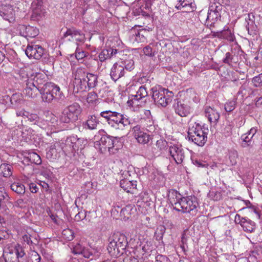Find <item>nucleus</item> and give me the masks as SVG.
Instances as JSON below:
<instances>
[{
	"label": "nucleus",
	"mask_w": 262,
	"mask_h": 262,
	"mask_svg": "<svg viewBox=\"0 0 262 262\" xmlns=\"http://www.w3.org/2000/svg\"><path fill=\"white\" fill-rule=\"evenodd\" d=\"M100 116L104 118L108 125L115 129L124 130L132 123L130 118L120 113L106 110L101 112Z\"/></svg>",
	"instance_id": "f257e3e1"
},
{
	"label": "nucleus",
	"mask_w": 262,
	"mask_h": 262,
	"mask_svg": "<svg viewBox=\"0 0 262 262\" xmlns=\"http://www.w3.org/2000/svg\"><path fill=\"white\" fill-rule=\"evenodd\" d=\"M126 245L127 240L124 235L115 234L109 238L107 250L112 256L118 257L123 253Z\"/></svg>",
	"instance_id": "f03ea898"
},
{
	"label": "nucleus",
	"mask_w": 262,
	"mask_h": 262,
	"mask_svg": "<svg viewBox=\"0 0 262 262\" xmlns=\"http://www.w3.org/2000/svg\"><path fill=\"white\" fill-rule=\"evenodd\" d=\"M39 93L42 101L46 103H51L55 98V96L60 100L64 97L60 88L52 82H47L43 84L39 89Z\"/></svg>",
	"instance_id": "7ed1b4c3"
},
{
	"label": "nucleus",
	"mask_w": 262,
	"mask_h": 262,
	"mask_svg": "<svg viewBox=\"0 0 262 262\" xmlns=\"http://www.w3.org/2000/svg\"><path fill=\"white\" fill-rule=\"evenodd\" d=\"M152 98L155 102L162 106H166L170 103L173 98L172 92L160 85H156L151 89Z\"/></svg>",
	"instance_id": "20e7f679"
},
{
	"label": "nucleus",
	"mask_w": 262,
	"mask_h": 262,
	"mask_svg": "<svg viewBox=\"0 0 262 262\" xmlns=\"http://www.w3.org/2000/svg\"><path fill=\"white\" fill-rule=\"evenodd\" d=\"M187 134L188 140L199 146H203L207 141V135L199 123L195 122L191 124Z\"/></svg>",
	"instance_id": "39448f33"
},
{
	"label": "nucleus",
	"mask_w": 262,
	"mask_h": 262,
	"mask_svg": "<svg viewBox=\"0 0 262 262\" xmlns=\"http://www.w3.org/2000/svg\"><path fill=\"white\" fill-rule=\"evenodd\" d=\"M81 113L80 105L73 103L64 108L60 116V122L63 123H73L78 120Z\"/></svg>",
	"instance_id": "423d86ee"
},
{
	"label": "nucleus",
	"mask_w": 262,
	"mask_h": 262,
	"mask_svg": "<svg viewBox=\"0 0 262 262\" xmlns=\"http://www.w3.org/2000/svg\"><path fill=\"white\" fill-rule=\"evenodd\" d=\"M198 203L194 196L182 197L177 204L176 210L182 213H189L194 214L197 211Z\"/></svg>",
	"instance_id": "0eeeda50"
},
{
	"label": "nucleus",
	"mask_w": 262,
	"mask_h": 262,
	"mask_svg": "<svg viewBox=\"0 0 262 262\" xmlns=\"http://www.w3.org/2000/svg\"><path fill=\"white\" fill-rule=\"evenodd\" d=\"M147 96L148 93L146 88L142 85L139 88L136 95H132L129 97L127 103L128 105L134 108L142 106L146 102L144 98Z\"/></svg>",
	"instance_id": "6e6552de"
},
{
	"label": "nucleus",
	"mask_w": 262,
	"mask_h": 262,
	"mask_svg": "<svg viewBox=\"0 0 262 262\" xmlns=\"http://www.w3.org/2000/svg\"><path fill=\"white\" fill-rule=\"evenodd\" d=\"M223 6L220 4L212 3L209 7L206 21L208 25H213L221 17Z\"/></svg>",
	"instance_id": "1a4fd4ad"
},
{
	"label": "nucleus",
	"mask_w": 262,
	"mask_h": 262,
	"mask_svg": "<svg viewBox=\"0 0 262 262\" xmlns=\"http://www.w3.org/2000/svg\"><path fill=\"white\" fill-rule=\"evenodd\" d=\"M72 252L75 254H81L85 258L92 259L96 250L89 245H85L84 243L81 242L73 245Z\"/></svg>",
	"instance_id": "9d476101"
},
{
	"label": "nucleus",
	"mask_w": 262,
	"mask_h": 262,
	"mask_svg": "<svg viewBox=\"0 0 262 262\" xmlns=\"http://www.w3.org/2000/svg\"><path fill=\"white\" fill-rule=\"evenodd\" d=\"M117 142L118 139L116 137L103 136L98 141L95 143V147L99 148L102 152L106 150L111 152V149L115 146Z\"/></svg>",
	"instance_id": "9b49d317"
},
{
	"label": "nucleus",
	"mask_w": 262,
	"mask_h": 262,
	"mask_svg": "<svg viewBox=\"0 0 262 262\" xmlns=\"http://www.w3.org/2000/svg\"><path fill=\"white\" fill-rule=\"evenodd\" d=\"M35 77H30L25 81V88L23 90L24 94L27 97L34 99L38 96V92L41 87L38 86Z\"/></svg>",
	"instance_id": "f8f14e48"
},
{
	"label": "nucleus",
	"mask_w": 262,
	"mask_h": 262,
	"mask_svg": "<svg viewBox=\"0 0 262 262\" xmlns=\"http://www.w3.org/2000/svg\"><path fill=\"white\" fill-rule=\"evenodd\" d=\"M168 152L171 158L177 164H180L185 157L184 149L182 146L178 144H173L169 147Z\"/></svg>",
	"instance_id": "ddd939ff"
},
{
	"label": "nucleus",
	"mask_w": 262,
	"mask_h": 262,
	"mask_svg": "<svg viewBox=\"0 0 262 262\" xmlns=\"http://www.w3.org/2000/svg\"><path fill=\"white\" fill-rule=\"evenodd\" d=\"M46 118H43V120L45 122L44 125H47L43 128L49 127L51 130H53V132H56V129L61 130V124L62 122L58 120L57 117L51 113L47 112L45 113Z\"/></svg>",
	"instance_id": "4468645a"
},
{
	"label": "nucleus",
	"mask_w": 262,
	"mask_h": 262,
	"mask_svg": "<svg viewBox=\"0 0 262 262\" xmlns=\"http://www.w3.org/2000/svg\"><path fill=\"white\" fill-rule=\"evenodd\" d=\"M25 53L30 59H39L44 54V49L38 45H28Z\"/></svg>",
	"instance_id": "2eb2a0df"
},
{
	"label": "nucleus",
	"mask_w": 262,
	"mask_h": 262,
	"mask_svg": "<svg viewBox=\"0 0 262 262\" xmlns=\"http://www.w3.org/2000/svg\"><path fill=\"white\" fill-rule=\"evenodd\" d=\"M31 18L34 20H39L45 16V11L43 8L41 0H35L31 5Z\"/></svg>",
	"instance_id": "dca6fc26"
},
{
	"label": "nucleus",
	"mask_w": 262,
	"mask_h": 262,
	"mask_svg": "<svg viewBox=\"0 0 262 262\" xmlns=\"http://www.w3.org/2000/svg\"><path fill=\"white\" fill-rule=\"evenodd\" d=\"M151 204L152 201L148 193L143 192L139 194V199L137 202V206L142 213H146Z\"/></svg>",
	"instance_id": "f3484780"
},
{
	"label": "nucleus",
	"mask_w": 262,
	"mask_h": 262,
	"mask_svg": "<svg viewBox=\"0 0 262 262\" xmlns=\"http://www.w3.org/2000/svg\"><path fill=\"white\" fill-rule=\"evenodd\" d=\"M0 15L9 23H13L15 20V13L13 7L10 5H0Z\"/></svg>",
	"instance_id": "a211bd4d"
},
{
	"label": "nucleus",
	"mask_w": 262,
	"mask_h": 262,
	"mask_svg": "<svg viewBox=\"0 0 262 262\" xmlns=\"http://www.w3.org/2000/svg\"><path fill=\"white\" fill-rule=\"evenodd\" d=\"M64 38H68L69 41H76L79 42H83L85 40V35L79 30L74 28L67 29L63 35Z\"/></svg>",
	"instance_id": "6ab92c4d"
},
{
	"label": "nucleus",
	"mask_w": 262,
	"mask_h": 262,
	"mask_svg": "<svg viewBox=\"0 0 262 262\" xmlns=\"http://www.w3.org/2000/svg\"><path fill=\"white\" fill-rule=\"evenodd\" d=\"M147 32L145 30H137L134 28L131 30L129 34V40L132 43L144 42L146 41V35Z\"/></svg>",
	"instance_id": "aec40b11"
},
{
	"label": "nucleus",
	"mask_w": 262,
	"mask_h": 262,
	"mask_svg": "<svg viewBox=\"0 0 262 262\" xmlns=\"http://www.w3.org/2000/svg\"><path fill=\"white\" fill-rule=\"evenodd\" d=\"M133 131L134 132V137L140 143H147L151 139L149 135L141 130V127L139 125L134 126L133 128Z\"/></svg>",
	"instance_id": "412c9836"
},
{
	"label": "nucleus",
	"mask_w": 262,
	"mask_h": 262,
	"mask_svg": "<svg viewBox=\"0 0 262 262\" xmlns=\"http://www.w3.org/2000/svg\"><path fill=\"white\" fill-rule=\"evenodd\" d=\"M99 122L100 121L97 116L95 115H89L86 120L82 123V126L83 129L86 130H95L97 129Z\"/></svg>",
	"instance_id": "4be33fe9"
},
{
	"label": "nucleus",
	"mask_w": 262,
	"mask_h": 262,
	"mask_svg": "<svg viewBox=\"0 0 262 262\" xmlns=\"http://www.w3.org/2000/svg\"><path fill=\"white\" fill-rule=\"evenodd\" d=\"M124 67L120 63H115L111 68L110 76L115 81L124 75Z\"/></svg>",
	"instance_id": "5701e85b"
},
{
	"label": "nucleus",
	"mask_w": 262,
	"mask_h": 262,
	"mask_svg": "<svg viewBox=\"0 0 262 262\" xmlns=\"http://www.w3.org/2000/svg\"><path fill=\"white\" fill-rule=\"evenodd\" d=\"M193 2V0H179L176 5V8L178 10L184 9L183 11L186 12L193 11L195 9Z\"/></svg>",
	"instance_id": "b1692460"
},
{
	"label": "nucleus",
	"mask_w": 262,
	"mask_h": 262,
	"mask_svg": "<svg viewBox=\"0 0 262 262\" xmlns=\"http://www.w3.org/2000/svg\"><path fill=\"white\" fill-rule=\"evenodd\" d=\"M258 130L257 127H252L247 133L241 136L243 140L242 146L244 147L252 145V139Z\"/></svg>",
	"instance_id": "393cba45"
},
{
	"label": "nucleus",
	"mask_w": 262,
	"mask_h": 262,
	"mask_svg": "<svg viewBox=\"0 0 262 262\" xmlns=\"http://www.w3.org/2000/svg\"><path fill=\"white\" fill-rule=\"evenodd\" d=\"M118 53V50L111 47H107L103 49L99 53L98 57L101 62L115 56Z\"/></svg>",
	"instance_id": "a878e982"
},
{
	"label": "nucleus",
	"mask_w": 262,
	"mask_h": 262,
	"mask_svg": "<svg viewBox=\"0 0 262 262\" xmlns=\"http://www.w3.org/2000/svg\"><path fill=\"white\" fill-rule=\"evenodd\" d=\"M204 113L205 116L210 123H215L220 118L219 113L213 108L210 106H206L205 108Z\"/></svg>",
	"instance_id": "bb28decb"
},
{
	"label": "nucleus",
	"mask_w": 262,
	"mask_h": 262,
	"mask_svg": "<svg viewBox=\"0 0 262 262\" xmlns=\"http://www.w3.org/2000/svg\"><path fill=\"white\" fill-rule=\"evenodd\" d=\"M3 99L6 100L5 103L7 105L12 104L16 106L20 104L23 100V96L20 93L14 94L11 97L8 95H5L3 97Z\"/></svg>",
	"instance_id": "cd10ccee"
},
{
	"label": "nucleus",
	"mask_w": 262,
	"mask_h": 262,
	"mask_svg": "<svg viewBox=\"0 0 262 262\" xmlns=\"http://www.w3.org/2000/svg\"><path fill=\"white\" fill-rule=\"evenodd\" d=\"M174 110L176 114L181 117H186L190 113V107L181 101L178 102Z\"/></svg>",
	"instance_id": "c85d7f7f"
},
{
	"label": "nucleus",
	"mask_w": 262,
	"mask_h": 262,
	"mask_svg": "<svg viewBox=\"0 0 262 262\" xmlns=\"http://www.w3.org/2000/svg\"><path fill=\"white\" fill-rule=\"evenodd\" d=\"M168 198L173 209L176 210L177 204H179L180 200L182 199L181 195L177 190H170L168 192Z\"/></svg>",
	"instance_id": "c756f323"
},
{
	"label": "nucleus",
	"mask_w": 262,
	"mask_h": 262,
	"mask_svg": "<svg viewBox=\"0 0 262 262\" xmlns=\"http://www.w3.org/2000/svg\"><path fill=\"white\" fill-rule=\"evenodd\" d=\"M73 85L74 92L76 93L84 92L88 90V83L85 79L73 80Z\"/></svg>",
	"instance_id": "7c9ffc66"
},
{
	"label": "nucleus",
	"mask_w": 262,
	"mask_h": 262,
	"mask_svg": "<svg viewBox=\"0 0 262 262\" xmlns=\"http://www.w3.org/2000/svg\"><path fill=\"white\" fill-rule=\"evenodd\" d=\"M254 16L253 14H248L246 17L245 20L247 23L246 29L250 35H254L257 29V26L254 20Z\"/></svg>",
	"instance_id": "2f4dec72"
},
{
	"label": "nucleus",
	"mask_w": 262,
	"mask_h": 262,
	"mask_svg": "<svg viewBox=\"0 0 262 262\" xmlns=\"http://www.w3.org/2000/svg\"><path fill=\"white\" fill-rule=\"evenodd\" d=\"M11 243L9 233L5 230H0V246L3 248H6Z\"/></svg>",
	"instance_id": "473e14b6"
},
{
	"label": "nucleus",
	"mask_w": 262,
	"mask_h": 262,
	"mask_svg": "<svg viewBox=\"0 0 262 262\" xmlns=\"http://www.w3.org/2000/svg\"><path fill=\"white\" fill-rule=\"evenodd\" d=\"M120 187L127 192H130L137 186L136 181L122 180L120 182Z\"/></svg>",
	"instance_id": "72a5a7b5"
},
{
	"label": "nucleus",
	"mask_w": 262,
	"mask_h": 262,
	"mask_svg": "<svg viewBox=\"0 0 262 262\" xmlns=\"http://www.w3.org/2000/svg\"><path fill=\"white\" fill-rule=\"evenodd\" d=\"M120 63L124 67V70L131 71L134 69V61L133 60V56H128L127 57H124L121 59Z\"/></svg>",
	"instance_id": "f704fd0d"
},
{
	"label": "nucleus",
	"mask_w": 262,
	"mask_h": 262,
	"mask_svg": "<svg viewBox=\"0 0 262 262\" xmlns=\"http://www.w3.org/2000/svg\"><path fill=\"white\" fill-rule=\"evenodd\" d=\"M60 157L59 152L57 151L55 145H51L47 152V157L51 161L57 159Z\"/></svg>",
	"instance_id": "c9c22d12"
},
{
	"label": "nucleus",
	"mask_w": 262,
	"mask_h": 262,
	"mask_svg": "<svg viewBox=\"0 0 262 262\" xmlns=\"http://www.w3.org/2000/svg\"><path fill=\"white\" fill-rule=\"evenodd\" d=\"M85 80L88 83V89L96 86L97 83V76L96 75L88 73Z\"/></svg>",
	"instance_id": "e433bc0d"
},
{
	"label": "nucleus",
	"mask_w": 262,
	"mask_h": 262,
	"mask_svg": "<svg viewBox=\"0 0 262 262\" xmlns=\"http://www.w3.org/2000/svg\"><path fill=\"white\" fill-rule=\"evenodd\" d=\"M3 257L4 258L6 262H19L18 257L13 250H9L8 252H4Z\"/></svg>",
	"instance_id": "4c0bfd02"
},
{
	"label": "nucleus",
	"mask_w": 262,
	"mask_h": 262,
	"mask_svg": "<svg viewBox=\"0 0 262 262\" xmlns=\"http://www.w3.org/2000/svg\"><path fill=\"white\" fill-rule=\"evenodd\" d=\"M12 166L8 164H2L0 166V173L4 177H9L12 173Z\"/></svg>",
	"instance_id": "58836bf2"
},
{
	"label": "nucleus",
	"mask_w": 262,
	"mask_h": 262,
	"mask_svg": "<svg viewBox=\"0 0 262 262\" xmlns=\"http://www.w3.org/2000/svg\"><path fill=\"white\" fill-rule=\"evenodd\" d=\"M85 70L81 67L77 68L75 71L73 72L74 80L85 79L86 74Z\"/></svg>",
	"instance_id": "ea45409f"
},
{
	"label": "nucleus",
	"mask_w": 262,
	"mask_h": 262,
	"mask_svg": "<svg viewBox=\"0 0 262 262\" xmlns=\"http://www.w3.org/2000/svg\"><path fill=\"white\" fill-rule=\"evenodd\" d=\"M25 33L26 37L33 38L38 34L39 30L36 27L28 26L25 27Z\"/></svg>",
	"instance_id": "a19ab883"
},
{
	"label": "nucleus",
	"mask_w": 262,
	"mask_h": 262,
	"mask_svg": "<svg viewBox=\"0 0 262 262\" xmlns=\"http://www.w3.org/2000/svg\"><path fill=\"white\" fill-rule=\"evenodd\" d=\"M11 189L19 194H23L25 192L24 185L20 182H14L11 185Z\"/></svg>",
	"instance_id": "79ce46f5"
},
{
	"label": "nucleus",
	"mask_w": 262,
	"mask_h": 262,
	"mask_svg": "<svg viewBox=\"0 0 262 262\" xmlns=\"http://www.w3.org/2000/svg\"><path fill=\"white\" fill-rule=\"evenodd\" d=\"M243 229L248 232H252L255 229V223L250 220L246 219L245 221L242 222L241 225Z\"/></svg>",
	"instance_id": "37998d69"
},
{
	"label": "nucleus",
	"mask_w": 262,
	"mask_h": 262,
	"mask_svg": "<svg viewBox=\"0 0 262 262\" xmlns=\"http://www.w3.org/2000/svg\"><path fill=\"white\" fill-rule=\"evenodd\" d=\"M137 250L130 252L123 259V262H139V255L136 254Z\"/></svg>",
	"instance_id": "c03bdc74"
},
{
	"label": "nucleus",
	"mask_w": 262,
	"mask_h": 262,
	"mask_svg": "<svg viewBox=\"0 0 262 262\" xmlns=\"http://www.w3.org/2000/svg\"><path fill=\"white\" fill-rule=\"evenodd\" d=\"M237 152L235 150L230 151L228 155L229 163H228V164L231 166H234L236 165L237 163Z\"/></svg>",
	"instance_id": "a18cd8bd"
},
{
	"label": "nucleus",
	"mask_w": 262,
	"mask_h": 262,
	"mask_svg": "<svg viewBox=\"0 0 262 262\" xmlns=\"http://www.w3.org/2000/svg\"><path fill=\"white\" fill-rule=\"evenodd\" d=\"M219 33V32H217ZM219 36L223 37L229 41H233L234 39V34L229 30H224L219 33Z\"/></svg>",
	"instance_id": "49530a36"
},
{
	"label": "nucleus",
	"mask_w": 262,
	"mask_h": 262,
	"mask_svg": "<svg viewBox=\"0 0 262 262\" xmlns=\"http://www.w3.org/2000/svg\"><path fill=\"white\" fill-rule=\"evenodd\" d=\"M77 46H78V43H77ZM89 55V53L85 52L82 50H81L79 46H77L76 48L75 56L77 60H82L84 58L86 57Z\"/></svg>",
	"instance_id": "de8ad7c7"
},
{
	"label": "nucleus",
	"mask_w": 262,
	"mask_h": 262,
	"mask_svg": "<svg viewBox=\"0 0 262 262\" xmlns=\"http://www.w3.org/2000/svg\"><path fill=\"white\" fill-rule=\"evenodd\" d=\"M99 95L101 97L109 100L110 98H112L113 92L110 91L108 88L105 87L99 90Z\"/></svg>",
	"instance_id": "09e8293b"
},
{
	"label": "nucleus",
	"mask_w": 262,
	"mask_h": 262,
	"mask_svg": "<svg viewBox=\"0 0 262 262\" xmlns=\"http://www.w3.org/2000/svg\"><path fill=\"white\" fill-rule=\"evenodd\" d=\"M74 232L70 229L67 228L62 231V237L67 241H72L74 238Z\"/></svg>",
	"instance_id": "8fccbe9b"
},
{
	"label": "nucleus",
	"mask_w": 262,
	"mask_h": 262,
	"mask_svg": "<svg viewBox=\"0 0 262 262\" xmlns=\"http://www.w3.org/2000/svg\"><path fill=\"white\" fill-rule=\"evenodd\" d=\"M30 161L36 165H39L41 163V159L40 157L35 152L29 154V156Z\"/></svg>",
	"instance_id": "3c124183"
},
{
	"label": "nucleus",
	"mask_w": 262,
	"mask_h": 262,
	"mask_svg": "<svg viewBox=\"0 0 262 262\" xmlns=\"http://www.w3.org/2000/svg\"><path fill=\"white\" fill-rule=\"evenodd\" d=\"M8 194L3 188H0V210L4 208L5 206V199L8 197Z\"/></svg>",
	"instance_id": "603ef678"
},
{
	"label": "nucleus",
	"mask_w": 262,
	"mask_h": 262,
	"mask_svg": "<svg viewBox=\"0 0 262 262\" xmlns=\"http://www.w3.org/2000/svg\"><path fill=\"white\" fill-rule=\"evenodd\" d=\"M34 131L31 128H28L21 132L22 138L25 140H30Z\"/></svg>",
	"instance_id": "864d4df0"
},
{
	"label": "nucleus",
	"mask_w": 262,
	"mask_h": 262,
	"mask_svg": "<svg viewBox=\"0 0 262 262\" xmlns=\"http://www.w3.org/2000/svg\"><path fill=\"white\" fill-rule=\"evenodd\" d=\"M236 104V101L234 100H229L225 104V110L226 112H230L234 110Z\"/></svg>",
	"instance_id": "5fc2aeb1"
},
{
	"label": "nucleus",
	"mask_w": 262,
	"mask_h": 262,
	"mask_svg": "<svg viewBox=\"0 0 262 262\" xmlns=\"http://www.w3.org/2000/svg\"><path fill=\"white\" fill-rule=\"evenodd\" d=\"M154 249V247L151 242H147L142 246V250L146 253H149Z\"/></svg>",
	"instance_id": "6e6d98bb"
},
{
	"label": "nucleus",
	"mask_w": 262,
	"mask_h": 262,
	"mask_svg": "<svg viewBox=\"0 0 262 262\" xmlns=\"http://www.w3.org/2000/svg\"><path fill=\"white\" fill-rule=\"evenodd\" d=\"M77 141V137L76 136H72L68 137L66 140V145L68 146L72 147L75 145Z\"/></svg>",
	"instance_id": "4d7b16f0"
},
{
	"label": "nucleus",
	"mask_w": 262,
	"mask_h": 262,
	"mask_svg": "<svg viewBox=\"0 0 262 262\" xmlns=\"http://www.w3.org/2000/svg\"><path fill=\"white\" fill-rule=\"evenodd\" d=\"M13 251L16 254L17 257H18V260L20 258H22L25 254L23 248L19 245H18L17 246H15L14 249Z\"/></svg>",
	"instance_id": "13d9d810"
},
{
	"label": "nucleus",
	"mask_w": 262,
	"mask_h": 262,
	"mask_svg": "<svg viewBox=\"0 0 262 262\" xmlns=\"http://www.w3.org/2000/svg\"><path fill=\"white\" fill-rule=\"evenodd\" d=\"M84 142H86V141L83 139L77 138V141L76 142V143L73 145V150L76 151L78 150L79 149H82L83 148L82 144Z\"/></svg>",
	"instance_id": "bf43d9fd"
},
{
	"label": "nucleus",
	"mask_w": 262,
	"mask_h": 262,
	"mask_svg": "<svg viewBox=\"0 0 262 262\" xmlns=\"http://www.w3.org/2000/svg\"><path fill=\"white\" fill-rule=\"evenodd\" d=\"M252 82L255 87L262 86V73L253 78Z\"/></svg>",
	"instance_id": "052dcab7"
},
{
	"label": "nucleus",
	"mask_w": 262,
	"mask_h": 262,
	"mask_svg": "<svg viewBox=\"0 0 262 262\" xmlns=\"http://www.w3.org/2000/svg\"><path fill=\"white\" fill-rule=\"evenodd\" d=\"M245 204L247 208H249V209H251V212H253V213H254L255 214L256 217L258 219L260 218V214L257 211L256 208L254 206L252 205V204H251L250 201H245Z\"/></svg>",
	"instance_id": "680f3d73"
},
{
	"label": "nucleus",
	"mask_w": 262,
	"mask_h": 262,
	"mask_svg": "<svg viewBox=\"0 0 262 262\" xmlns=\"http://www.w3.org/2000/svg\"><path fill=\"white\" fill-rule=\"evenodd\" d=\"M97 98V95L95 92H90L88 94L86 101L88 103H93Z\"/></svg>",
	"instance_id": "e2e57ef3"
},
{
	"label": "nucleus",
	"mask_w": 262,
	"mask_h": 262,
	"mask_svg": "<svg viewBox=\"0 0 262 262\" xmlns=\"http://www.w3.org/2000/svg\"><path fill=\"white\" fill-rule=\"evenodd\" d=\"M40 259V255L36 251L32 252L30 256V262H39Z\"/></svg>",
	"instance_id": "0e129e2a"
},
{
	"label": "nucleus",
	"mask_w": 262,
	"mask_h": 262,
	"mask_svg": "<svg viewBox=\"0 0 262 262\" xmlns=\"http://www.w3.org/2000/svg\"><path fill=\"white\" fill-rule=\"evenodd\" d=\"M192 161L194 165L199 167H205L208 166L206 162L200 160L192 159Z\"/></svg>",
	"instance_id": "69168bd1"
},
{
	"label": "nucleus",
	"mask_w": 262,
	"mask_h": 262,
	"mask_svg": "<svg viewBox=\"0 0 262 262\" xmlns=\"http://www.w3.org/2000/svg\"><path fill=\"white\" fill-rule=\"evenodd\" d=\"M133 207L132 206H126L125 207L122 208L121 211L122 213L125 216L129 218L128 215L130 214V211L132 210Z\"/></svg>",
	"instance_id": "338daca9"
},
{
	"label": "nucleus",
	"mask_w": 262,
	"mask_h": 262,
	"mask_svg": "<svg viewBox=\"0 0 262 262\" xmlns=\"http://www.w3.org/2000/svg\"><path fill=\"white\" fill-rule=\"evenodd\" d=\"M38 116L36 114L30 113L28 112V115H27L26 119H28L30 122H37L38 119Z\"/></svg>",
	"instance_id": "774afa93"
}]
</instances>
